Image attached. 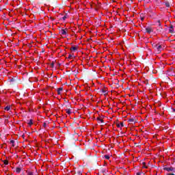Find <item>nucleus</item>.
<instances>
[{"label":"nucleus","instance_id":"obj_1","mask_svg":"<svg viewBox=\"0 0 175 175\" xmlns=\"http://www.w3.org/2000/svg\"><path fill=\"white\" fill-rule=\"evenodd\" d=\"M163 170L166 172H174V167H165Z\"/></svg>","mask_w":175,"mask_h":175},{"label":"nucleus","instance_id":"obj_2","mask_svg":"<svg viewBox=\"0 0 175 175\" xmlns=\"http://www.w3.org/2000/svg\"><path fill=\"white\" fill-rule=\"evenodd\" d=\"M163 48H162V45H157V53H159L162 51Z\"/></svg>","mask_w":175,"mask_h":175},{"label":"nucleus","instance_id":"obj_3","mask_svg":"<svg viewBox=\"0 0 175 175\" xmlns=\"http://www.w3.org/2000/svg\"><path fill=\"white\" fill-rule=\"evenodd\" d=\"M146 31L147 32V33H151V32H152V28L148 27L146 28Z\"/></svg>","mask_w":175,"mask_h":175},{"label":"nucleus","instance_id":"obj_4","mask_svg":"<svg viewBox=\"0 0 175 175\" xmlns=\"http://www.w3.org/2000/svg\"><path fill=\"white\" fill-rule=\"evenodd\" d=\"M64 90V88H59L57 89V95H61V92H62V90Z\"/></svg>","mask_w":175,"mask_h":175},{"label":"nucleus","instance_id":"obj_5","mask_svg":"<svg viewBox=\"0 0 175 175\" xmlns=\"http://www.w3.org/2000/svg\"><path fill=\"white\" fill-rule=\"evenodd\" d=\"M169 32H170V33H173V32H174V29H173V26H170L169 27Z\"/></svg>","mask_w":175,"mask_h":175},{"label":"nucleus","instance_id":"obj_6","mask_svg":"<svg viewBox=\"0 0 175 175\" xmlns=\"http://www.w3.org/2000/svg\"><path fill=\"white\" fill-rule=\"evenodd\" d=\"M60 33L61 35L66 36V31H65V29H62Z\"/></svg>","mask_w":175,"mask_h":175},{"label":"nucleus","instance_id":"obj_7","mask_svg":"<svg viewBox=\"0 0 175 175\" xmlns=\"http://www.w3.org/2000/svg\"><path fill=\"white\" fill-rule=\"evenodd\" d=\"M117 126H118V128H122V126H124V123L120 122L117 124Z\"/></svg>","mask_w":175,"mask_h":175},{"label":"nucleus","instance_id":"obj_8","mask_svg":"<svg viewBox=\"0 0 175 175\" xmlns=\"http://www.w3.org/2000/svg\"><path fill=\"white\" fill-rule=\"evenodd\" d=\"M10 105H8L4 108V110H5V111H9V110H10Z\"/></svg>","mask_w":175,"mask_h":175},{"label":"nucleus","instance_id":"obj_9","mask_svg":"<svg viewBox=\"0 0 175 175\" xmlns=\"http://www.w3.org/2000/svg\"><path fill=\"white\" fill-rule=\"evenodd\" d=\"M27 124L28 125H29V126H31L33 124V122H32V120H30Z\"/></svg>","mask_w":175,"mask_h":175},{"label":"nucleus","instance_id":"obj_10","mask_svg":"<svg viewBox=\"0 0 175 175\" xmlns=\"http://www.w3.org/2000/svg\"><path fill=\"white\" fill-rule=\"evenodd\" d=\"M71 51H76V50H77V47L76 46H72L70 49Z\"/></svg>","mask_w":175,"mask_h":175},{"label":"nucleus","instance_id":"obj_11","mask_svg":"<svg viewBox=\"0 0 175 175\" xmlns=\"http://www.w3.org/2000/svg\"><path fill=\"white\" fill-rule=\"evenodd\" d=\"M16 172L17 173H20V172H21V168H20V167H16Z\"/></svg>","mask_w":175,"mask_h":175},{"label":"nucleus","instance_id":"obj_12","mask_svg":"<svg viewBox=\"0 0 175 175\" xmlns=\"http://www.w3.org/2000/svg\"><path fill=\"white\" fill-rule=\"evenodd\" d=\"M4 165H9V161L8 160L3 161Z\"/></svg>","mask_w":175,"mask_h":175},{"label":"nucleus","instance_id":"obj_13","mask_svg":"<svg viewBox=\"0 0 175 175\" xmlns=\"http://www.w3.org/2000/svg\"><path fill=\"white\" fill-rule=\"evenodd\" d=\"M66 112L67 113V114H71L72 111H70V109H66Z\"/></svg>","mask_w":175,"mask_h":175},{"label":"nucleus","instance_id":"obj_14","mask_svg":"<svg viewBox=\"0 0 175 175\" xmlns=\"http://www.w3.org/2000/svg\"><path fill=\"white\" fill-rule=\"evenodd\" d=\"M165 6H166V8H170V3H169V2H166Z\"/></svg>","mask_w":175,"mask_h":175},{"label":"nucleus","instance_id":"obj_15","mask_svg":"<svg viewBox=\"0 0 175 175\" xmlns=\"http://www.w3.org/2000/svg\"><path fill=\"white\" fill-rule=\"evenodd\" d=\"M129 122H135V120L133 118H131L129 120Z\"/></svg>","mask_w":175,"mask_h":175},{"label":"nucleus","instance_id":"obj_16","mask_svg":"<svg viewBox=\"0 0 175 175\" xmlns=\"http://www.w3.org/2000/svg\"><path fill=\"white\" fill-rule=\"evenodd\" d=\"M68 58H69L70 59H72L73 58V55L70 54V55H68Z\"/></svg>","mask_w":175,"mask_h":175},{"label":"nucleus","instance_id":"obj_17","mask_svg":"<svg viewBox=\"0 0 175 175\" xmlns=\"http://www.w3.org/2000/svg\"><path fill=\"white\" fill-rule=\"evenodd\" d=\"M105 159H110V157L109 155L105 156Z\"/></svg>","mask_w":175,"mask_h":175},{"label":"nucleus","instance_id":"obj_18","mask_svg":"<svg viewBox=\"0 0 175 175\" xmlns=\"http://www.w3.org/2000/svg\"><path fill=\"white\" fill-rule=\"evenodd\" d=\"M27 175H33V172H27Z\"/></svg>","mask_w":175,"mask_h":175},{"label":"nucleus","instance_id":"obj_19","mask_svg":"<svg viewBox=\"0 0 175 175\" xmlns=\"http://www.w3.org/2000/svg\"><path fill=\"white\" fill-rule=\"evenodd\" d=\"M62 18H63L64 21H65V20H66V16H64L62 17Z\"/></svg>","mask_w":175,"mask_h":175},{"label":"nucleus","instance_id":"obj_20","mask_svg":"<svg viewBox=\"0 0 175 175\" xmlns=\"http://www.w3.org/2000/svg\"><path fill=\"white\" fill-rule=\"evenodd\" d=\"M101 91L103 94H105V90L102 89Z\"/></svg>","mask_w":175,"mask_h":175},{"label":"nucleus","instance_id":"obj_21","mask_svg":"<svg viewBox=\"0 0 175 175\" xmlns=\"http://www.w3.org/2000/svg\"><path fill=\"white\" fill-rule=\"evenodd\" d=\"M159 25H161V21H158Z\"/></svg>","mask_w":175,"mask_h":175},{"label":"nucleus","instance_id":"obj_22","mask_svg":"<svg viewBox=\"0 0 175 175\" xmlns=\"http://www.w3.org/2000/svg\"><path fill=\"white\" fill-rule=\"evenodd\" d=\"M167 175H175L174 174H167Z\"/></svg>","mask_w":175,"mask_h":175},{"label":"nucleus","instance_id":"obj_23","mask_svg":"<svg viewBox=\"0 0 175 175\" xmlns=\"http://www.w3.org/2000/svg\"><path fill=\"white\" fill-rule=\"evenodd\" d=\"M141 20H142V21H143V20H144V18H141Z\"/></svg>","mask_w":175,"mask_h":175},{"label":"nucleus","instance_id":"obj_24","mask_svg":"<svg viewBox=\"0 0 175 175\" xmlns=\"http://www.w3.org/2000/svg\"><path fill=\"white\" fill-rule=\"evenodd\" d=\"M11 143H14V141H11Z\"/></svg>","mask_w":175,"mask_h":175}]
</instances>
